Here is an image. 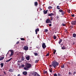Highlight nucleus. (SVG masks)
I'll list each match as a JSON object with an SVG mask.
<instances>
[{
  "instance_id": "1",
  "label": "nucleus",
  "mask_w": 76,
  "mask_h": 76,
  "mask_svg": "<svg viewBox=\"0 0 76 76\" xmlns=\"http://www.w3.org/2000/svg\"><path fill=\"white\" fill-rule=\"evenodd\" d=\"M59 65V63H58L56 61H53L52 64L50 65V67H53L55 69L57 68V67Z\"/></svg>"
},
{
  "instance_id": "2",
  "label": "nucleus",
  "mask_w": 76,
  "mask_h": 76,
  "mask_svg": "<svg viewBox=\"0 0 76 76\" xmlns=\"http://www.w3.org/2000/svg\"><path fill=\"white\" fill-rule=\"evenodd\" d=\"M31 66L32 65H31V64L28 63L26 65V67H24V69L25 70H29L28 69H30Z\"/></svg>"
},
{
  "instance_id": "3",
  "label": "nucleus",
  "mask_w": 76,
  "mask_h": 76,
  "mask_svg": "<svg viewBox=\"0 0 76 76\" xmlns=\"http://www.w3.org/2000/svg\"><path fill=\"white\" fill-rule=\"evenodd\" d=\"M46 23H51V20H50V19L49 18L46 19Z\"/></svg>"
},
{
  "instance_id": "4",
  "label": "nucleus",
  "mask_w": 76,
  "mask_h": 76,
  "mask_svg": "<svg viewBox=\"0 0 76 76\" xmlns=\"http://www.w3.org/2000/svg\"><path fill=\"white\" fill-rule=\"evenodd\" d=\"M34 76H41L37 72H34L33 73Z\"/></svg>"
},
{
  "instance_id": "5",
  "label": "nucleus",
  "mask_w": 76,
  "mask_h": 76,
  "mask_svg": "<svg viewBox=\"0 0 76 76\" xmlns=\"http://www.w3.org/2000/svg\"><path fill=\"white\" fill-rule=\"evenodd\" d=\"M28 46H25L24 47V50H25V51H27V50H28Z\"/></svg>"
},
{
  "instance_id": "6",
  "label": "nucleus",
  "mask_w": 76,
  "mask_h": 76,
  "mask_svg": "<svg viewBox=\"0 0 76 76\" xmlns=\"http://www.w3.org/2000/svg\"><path fill=\"white\" fill-rule=\"evenodd\" d=\"M10 51L11 52V54L10 55V57H12V56L13 55V54H14V52L12 50H10Z\"/></svg>"
},
{
  "instance_id": "7",
  "label": "nucleus",
  "mask_w": 76,
  "mask_h": 76,
  "mask_svg": "<svg viewBox=\"0 0 76 76\" xmlns=\"http://www.w3.org/2000/svg\"><path fill=\"white\" fill-rule=\"evenodd\" d=\"M47 47V46L45 45V43H44L42 44V47L43 49H45V48Z\"/></svg>"
},
{
  "instance_id": "8",
  "label": "nucleus",
  "mask_w": 76,
  "mask_h": 76,
  "mask_svg": "<svg viewBox=\"0 0 76 76\" xmlns=\"http://www.w3.org/2000/svg\"><path fill=\"white\" fill-rule=\"evenodd\" d=\"M71 24L73 25H76V22L75 21H72Z\"/></svg>"
},
{
  "instance_id": "9",
  "label": "nucleus",
  "mask_w": 76,
  "mask_h": 76,
  "mask_svg": "<svg viewBox=\"0 0 76 76\" xmlns=\"http://www.w3.org/2000/svg\"><path fill=\"white\" fill-rule=\"evenodd\" d=\"M9 72H13L14 71V69H12L10 68V69L9 70Z\"/></svg>"
},
{
  "instance_id": "10",
  "label": "nucleus",
  "mask_w": 76,
  "mask_h": 76,
  "mask_svg": "<svg viewBox=\"0 0 76 76\" xmlns=\"http://www.w3.org/2000/svg\"><path fill=\"white\" fill-rule=\"evenodd\" d=\"M23 75H25V76H26L27 75V72H23Z\"/></svg>"
},
{
  "instance_id": "11",
  "label": "nucleus",
  "mask_w": 76,
  "mask_h": 76,
  "mask_svg": "<svg viewBox=\"0 0 76 76\" xmlns=\"http://www.w3.org/2000/svg\"><path fill=\"white\" fill-rule=\"evenodd\" d=\"M39 28H37L36 29L35 31L36 32V34H38V33H37V32H39Z\"/></svg>"
},
{
  "instance_id": "12",
  "label": "nucleus",
  "mask_w": 76,
  "mask_h": 76,
  "mask_svg": "<svg viewBox=\"0 0 76 76\" xmlns=\"http://www.w3.org/2000/svg\"><path fill=\"white\" fill-rule=\"evenodd\" d=\"M12 58H11L9 60L6 61V63H8V62H9V61H11V60H12Z\"/></svg>"
},
{
  "instance_id": "13",
  "label": "nucleus",
  "mask_w": 76,
  "mask_h": 76,
  "mask_svg": "<svg viewBox=\"0 0 76 76\" xmlns=\"http://www.w3.org/2000/svg\"><path fill=\"white\" fill-rule=\"evenodd\" d=\"M66 48L64 45L63 47H61V49H62V50H65Z\"/></svg>"
},
{
  "instance_id": "14",
  "label": "nucleus",
  "mask_w": 76,
  "mask_h": 76,
  "mask_svg": "<svg viewBox=\"0 0 76 76\" xmlns=\"http://www.w3.org/2000/svg\"><path fill=\"white\" fill-rule=\"evenodd\" d=\"M47 12H48V10H47L46 11H45V10H44L43 13L44 14H47Z\"/></svg>"
},
{
  "instance_id": "15",
  "label": "nucleus",
  "mask_w": 76,
  "mask_h": 76,
  "mask_svg": "<svg viewBox=\"0 0 76 76\" xmlns=\"http://www.w3.org/2000/svg\"><path fill=\"white\" fill-rule=\"evenodd\" d=\"M29 58H30V57L29 56H27L26 57V59L27 60L29 61Z\"/></svg>"
},
{
  "instance_id": "16",
  "label": "nucleus",
  "mask_w": 76,
  "mask_h": 76,
  "mask_svg": "<svg viewBox=\"0 0 76 76\" xmlns=\"http://www.w3.org/2000/svg\"><path fill=\"white\" fill-rule=\"evenodd\" d=\"M48 16H54V14L53 13H51L48 14Z\"/></svg>"
},
{
  "instance_id": "17",
  "label": "nucleus",
  "mask_w": 76,
  "mask_h": 76,
  "mask_svg": "<svg viewBox=\"0 0 76 76\" xmlns=\"http://www.w3.org/2000/svg\"><path fill=\"white\" fill-rule=\"evenodd\" d=\"M62 41H63V40H62V39H60L59 40V41L58 42V44H60V43H61V42H62Z\"/></svg>"
},
{
  "instance_id": "18",
  "label": "nucleus",
  "mask_w": 76,
  "mask_h": 76,
  "mask_svg": "<svg viewBox=\"0 0 76 76\" xmlns=\"http://www.w3.org/2000/svg\"><path fill=\"white\" fill-rule=\"evenodd\" d=\"M61 13V15H64V14H65V11L63 10Z\"/></svg>"
},
{
  "instance_id": "19",
  "label": "nucleus",
  "mask_w": 76,
  "mask_h": 76,
  "mask_svg": "<svg viewBox=\"0 0 76 76\" xmlns=\"http://www.w3.org/2000/svg\"><path fill=\"white\" fill-rule=\"evenodd\" d=\"M34 6H38V2H34Z\"/></svg>"
},
{
  "instance_id": "20",
  "label": "nucleus",
  "mask_w": 76,
  "mask_h": 76,
  "mask_svg": "<svg viewBox=\"0 0 76 76\" xmlns=\"http://www.w3.org/2000/svg\"><path fill=\"white\" fill-rule=\"evenodd\" d=\"M73 37H74V38H76V34L75 33H74L73 34Z\"/></svg>"
},
{
  "instance_id": "21",
  "label": "nucleus",
  "mask_w": 76,
  "mask_h": 76,
  "mask_svg": "<svg viewBox=\"0 0 76 76\" xmlns=\"http://www.w3.org/2000/svg\"><path fill=\"white\" fill-rule=\"evenodd\" d=\"M56 8H57V9H58V10H60V6H59L58 5L56 7Z\"/></svg>"
},
{
  "instance_id": "22",
  "label": "nucleus",
  "mask_w": 76,
  "mask_h": 76,
  "mask_svg": "<svg viewBox=\"0 0 76 76\" xmlns=\"http://www.w3.org/2000/svg\"><path fill=\"white\" fill-rule=\"evenodd\" d=\"M1 68H2V67H3L4 66V64H3V63H1Z\"/></svg>"
},
{
  "instance_id": "23",
  "label": "nucleus",
  "mask_w": 76,
  "mask_h": 76,
  "mask_svg": "<svg viewBox=\"0 0 76 76\" xmlns=\"http://www.w3.org/2000/svg\"><path fill=\"white\" fill-rule=\"evenodd\" d=\"M4 57H1L0 58V61H1V60H2L3 59H4Z\"/></svg>"
},
{
  "instance_id": "24",
  "label": "nucleus",
  "mask_w": 76,
  "mask_h": 76,
  "mask_svg": "<svg viewBox=\"0 0 76 76\" xmlns=\"http://www.w3.org/2000/svg\"><path fill=\"white\" fill-rule=\"evenodd\" d=\"M34 56H38V53H34Z\"/></svg>"
},
{
  "instance_id": "25",
  "label": "nucleus",
  "mask_w": 76,
  "mask_h": 76,
  "mask_svg": "<svg viewBox=\"0 0 76 76\" xmlns=\"http://www.w3.org/2000/svg\"><path fill=\"white\" fill-rule=\"evenodd\" d=\"M57 38V37L55 35L53 36V39H56Z\"/></svg>"
},
{
  "instance_id": "26",
  "label": "nucleus",
  "mask_w": 76,
  "mask_h": 76,
  "mask_svg": "<svg viewBox=\"0 0 76 76\" xmlns=\"http://www.w3.org/2000/svg\"><path fill=\"white\" fill-rule=\"evenodd\" d=\"M50 20H52L53 19V17L51 16L50 17Z\"/></svg>"
},
{
  "instance_id": "27",
  "label": "nucleus",
  "mask_w": 76,
  "mask_h": 76,
  "mask_svg": "<svg viewBox=\"0 0 76 76\" xmlns=\"http://www.w3.org/2000/svg\"><path fill=\"white\" fill-rule=\"evenodd\" d=\"M48 9H53V7L50 6L48 7Z\"/></svg>"
},
{
  "instance_id": "28",
  "label": "nucleus",
  "mask_w": 76,
  "mask_h": 76,
  "mask_svg": "<svg viewBox=\"0 0 76 76\" xmlns=\"http://www.w3.org/2000/svg\"><path fill=\"white\" fill-rule=\"evenodd\" d=\"M61 69H63V68H64V65H63L61 66Z\"/></svg>"
},
{
  "instance_id": "29",
  "label": "nucleus",
  "mask_w": 76,
  "mask_h": 76,
  "mask_svg": "<svg viewBox=\"0 0 76 76\" xmlns=\"http://www.w3.org/2000/svg\"><path fill=\"white\" fill-rule=\"evenodd\" d=\"M48 31V29H45V32H47Z\"/></svg>"
},
{
  "instance_id": "30",
  "label": "nucleus",
  "mask_w": 76,
  "mask_h": 76,
  "mask_svg": "<svg viewBox=\"0 0 76 76\" xmlns=\"http://www.w3.org/2000/svg\"><path fill=\"white\" fill-rule=\"evenodd\" d=\"M20 39L22 41H25V39H24V38H21Z\"/></svg>"
},
{
  "instance_id": "31",
  "label": "nucleus",
  "mask_w": 76,
  "mask_h": 76,
  "mask_svg": "<svg viewBox=\"0 0 76 76\" xmlns=\"http://www.w3.org/2000/svg\"><path fill=\"white\" fill-rule=\"evenodd\" d=\"M63 11V10L60 9L59 10V12H61V13Z\"/></svg>"
},
{
  "instance_id": "32",
  "label": "nucleus",
  "mask_w": 76,
  "mask_h": 76,
  "mask_svg": "<svg viewBox=\"0 0 76 76\" xmlns=\"http://www.w3.org/2000/svg\"><path fill=\"white\" fill-rule=\"evenodd\" d=\"M24 59H25V58L23 56L22 58V61H24Z\"/></svg>"
},
{
  "instance_id": "33",
  "label": "nucleus",
  "mask_w": 76,
  "mask_h": 76,
  "mask_svg": "<svg viewBox=\"0 0 76 76\" xmlns=\"http://www.w3.org/2000/svg\"><path fill=\"white\" fill-rule=\"evenodd\" d=\"M59 18H60V17L59 16V15H57L56 16V19H59Z\"/></svg>"
},
{
  "instance_id": "34",
  "label": "nucleus",
  "mask_w": 76,
  "mask_h": 76,
  "mask_svg": "<svg viewBox=\"0 0 76 76\" xmlns=\"http://www.w3.org/2000/svg\"><path fill=\"white\" fill-rule=\"evenodd\" d=\"M56 50H54L53 51V54H56Z\"/></svg>"
},
{
  "instance_id": "35",
  "label": "nucleus",
  "mask_w": 76,
  "mask_h": 76,
  "mask_svg": "<svg viewBox=\"0 0 76 76\" xmlns=\"http://www.w3.org/2000/svg\"><path fill=\"white\" fill-rule=\"evenodd\" d=\"M25 67V65L23 64L21 66V67Z\"/></svg>"
},
{
  "instance_id": "36",
  "label": "nucleus",
  "mask_w": 76,
  "mask_h": 76,
  "mask_svg": "<svg viewBox=\"0 0 76 76\" xmlns=\"http://www.w3.org/2000/svg\"><path fill=\"white\" fill-rule=\"evenodd\" d=\"M75 74H76V71H75V72L73 73V75H75Z\"/></svg>"
},
{
  "instance_id": "37",
  "label": "nucleus",
  "mask_w": 76,
  "mask_h": 76,
  "mask_svg": "<svg viewBox=\"0 0 76 76\" xmlns=\"http://www.w3.org/2000/svg\"><path fill=\"white\" fill-rule=\"evenodd\" d=\"M38 61H39V60H36L35 63H38Z\"/></svg>"
},
{
  "instance_id": "38",
  "label": "nucleus",
  "mask_w": 76,
  "mask_h": 76,
  "mask_svg": "<svg viewBox=\"0 0 76 76\" xmlns=\"http://www.w3.org/2000/svg\"><path fill=\"white\" fill-rule=\"evenodd\" d=\"M62 26H66V24L64 23L62 24Z\"/></svg>"
},
{
  "instance_id": "39",
  "label": "nucleus",
  "mask_w": 76,
  "mask_h": 76,
  "mask_svg": "<svg viewBox=\"0 0 76 76\" xmlns=\"http://www.w3.org/2000/svg\"><path fill=\"white\" fill-rule=\"evenodd\" d=\"M44 74H47V71H45L44 72Z\"/></svg>"
},
{
  "instance_id": "40",
  "label": "nucleus",
  "mask_w": 76,
  "mask_h": 76,
  "mask_svg": "<svg viewBox=\"0 0 76 76\" xmlns=\"http://www.w3.org/2000/svg\"><path fill=\"white\" fill-rule=\"evenodd\" d=\"M54 76H57V75L56 73H55L54 74Z\"/></svg>"
},
{
  "instance_id": "41",
  "label": "nucleus",
  "mask_w": 76,
  "mask_h": 76,
  "mask_svg": "<svg viewBox=\"0 0 76 76\" xmlns=\"http://www.w3.org/2000/svg\"><path fill=\"white\" fill-rule=\"evenodd\" d=\"M69 75H72V73H71V72H69Z\"/></svg>"
},
{
  "instance_id": "42",
  "label": "nucleus",
  "mask_w": 76,
  "mask_h": 76,
  "mask_svg": "<svg viewBox=\"0 0 76 76\" xmlns=\"http://www.w3.org/2000/svg\"><path fill=\"white\" fill-rule=\"evenodd\" d=\"M49 55H50V54L49 53H47L46 55V56L47 57V56H49Z\"/></svg>"
},
{
  "instance_id": "43",
  "label": "nucleus",
  "mask_w": 76,
  "mask_h": 76,
  "mask_svg": "<svg viewBox=\"0 0 76 76\" xmlns=\"http://www.w3.org/2000/svg\"><path fill=\"white\" fill-rule=\"evenodd\" d=\"M49 71H50V73H51V72H52V69H50Z\"/></svg>"
},
{
  "instance_id": "44",
  "label": "nucleus",
  "mask_w": 76,
  "mask_h": 76,
  "mask_svg": "<svg viewBox=\"0 0 76 76\" xmlns=\"http://www.w3.org/2000/svg\"><path fill=\"white\" fill-rule=\"evenodd\" d=\"M16 44H19V41H18L16 43Z\"/></svg>"
},
{
  "instance_id": "45",
  "label": "nucleus",
  "mask_w": 76,
  "mask_h": 76,
  "mask_svg": "<svg viewBox=\"0 0 76 76\" xmlns=\"http://www.w3.org/2000/svg\"><path fill=\"white\" fill-rule=\"evenodd\" d=\"M36 48H39V46H36Z\"/></svg>"
},
{
  "instance_id": "46",
  "label": "nucleus",
  "mask_w": 76,
  "mask_h": 76,
  "mask_svg": "<svg viewBox=\"0 0 76 76\" xmlns=\"http://www.w3.org/2000/svg\"><path fill=\"white\" fill-rule=\"evenodd\" d=\"M49 26H52V24H49Z\"/></svg>"
},
{
  "instance_id": "47",
  "label": "nucleus",
  "mask_w": 76,
  "mask_h": 76,
  "mask_svg": "<svg viewBox=\"0 0 76 76\" xmlns=\"http://www.w3.org/2000/svg\"><path fill=\"white\" fill-rule=\"evenodd\" d=\"M68 13H70V10H68Z\"/></svg>"
},
{
  "instance_id": "48",
  "label": "nucleus",
  "mask_w": 76,
  "mask_h": 76,
  "mask_svg": "<svg viewBox=\"0 0 76 76\" xmlns=\"http://www.w3.org/2000/svg\"><path fill=\"white\" fill-rule=\"evenodd\" d=\"M72 17H75V15L73 14L72 15Z\"/></svg>"
},
{
  "instance_id": "49",
  "label": "nucleus",
  "mask_w": 76,
  "mask_h": 76,
  "mask_svg": "<svg viewBox=\"0 0 76 76\" xmlns=\"http://www.w3.org/2000/svg\"><path fill=\"white\" fill-rule=\"evenodd\" d=\"M63 45V43H62V44H61V47H62V46H61V45Z\"/></svg>"
},
{
  "instance_id": "50",
  "label": "nucleus",
  "mask_w": 76,
  "mask_h": 76,
  "mask_svg": "<svg viewBox=\"0 0 76 76\" xmlns=\"http://www.w3.org/2000/svg\"><path fill=\"white\" fill-rule=\"evenodd\" d=\"M70 28H73V26H70Z\"/></svg>"
},
{
  "instance_id": "51",
  "label": "nucleus",
  "mask_w": 76,
  "mask_h": 76,
  "mask_svg": "<svg viewBox=\"0 0 76 76\" xmlns=\"http://www.w3.org/2000/svg\"><path fill=\"white\" fill-rule=\"evenodd\" d=\"M74 44H75V42H73L72 43V45H74Z\"/></svg>"
},
{
  "instance_id": "52",
  "label": "nucleus",
  "mask_w": 76,
  "mask_h": 76,
  "mask_svg": "<svg viewBox=\"0 0 76 76\" xmlns=\"http://www.w3.org/2000/svg\"><path fill=\"white\" fill-rule=\"evenodd\" d=\"M18 63H20V61H18Z\"/></svg>"
},
{
  "instance_id": "53",
  "label": "nucleus",
  "mask_w": 76,
  "mask_h": 76,
  "mask_svg": "<svg viewBox=\"0 0 76 76\" xmlns=\"http://www.w3.org/2000/svg\"><path fill=\"white\" fill-rule=\"evenodd\" d=\"M4 73L5 75H6V72H4Z\"/></svg>"
},
{
  "instance_id": "54",
  "label": "nucleus",
  "mask_w": 76,
  "mask_h": 76,
  "mask_svg": "<svg viewBox=\"0 0 76 76\" xmlns=\"http://www.w3.org/2000/svg\"><path fill=\"white\" fill-rule=\"evenodd\" d=\"M20 75V74H18V76H19Z\"/></svg>"
},
{
  "instance_id": "55",
  "label": "nucleus",
  "mask_w": 76,
  "mask_h": 76,
  "mask_svg": "<svg viewBox=\"0 0 76 76\" xmlns=\"http://www.w3.org/2000/svg\"><path fill=\"white\" fill-rule=\"evenodd\" d=\"M40 10H42V9H41V8H40Z\"/></svg>"
},
{
  "instance_id": "56",
  "label": "nucleus",
  "mask_w": 76,
  "mask_h": 76,
  "mask_svg": "<svg viewBox=\"0 0 76 76\" xmlns=\"http://www.w3.org/2000/svg\"><path fill=\"white\" fill-rule=\"evenodd\" d=\"M9 54V52H8V53H7V54Z\"/></svg>"
},
{
  "instance_id": "57",
  "label": "nucleus",
  "mask_w": 76,
  "mask_h": 76,
  "mask_svg": "<svg viewBox=\"0 0 76 76\" xmlns=\"http://www.w3.org/2000/svg\"><path fill=\"white\" fill-rule=\"evenodd\" d=\"M60 4H61V3H60L59 4V5H60Z\"/></svg>"
},
{
  "instance_id": "58",
  "label": "nucleus",
  "mask_w": 76,
  "mask_h": 76,
  "mask_svg": "<svg viewBox=\"0 0 76 76\" xmlns=\"http://www.w3.org/2000/svg\"><path fill=\"white\" fill-rule=\"evenodd\" d=\"M65 31H67V30L66 29V30H65Z\"/></svg>"
},
{
  "instance_id": "59",
  "label": "nucleus",
  "mask_w": 76,
  "mask_h": 76,
  "mask_svg": "<svg viewBox=\"0 0 76 76\" xmlns=\"http://www.w3.org/2000/svg\"><path fill=\"white\" fill-rule=\"evenodd\" d=\"M0 76H2L1 75H0Z\"/></svg>"
},
{
  "instance_id": "60",
  "label": "nucleus",
  "mask_w": 76,
  "mask_h": 76,
  "mask_svg": "<svg viewBox=\"0 0 76 76\" xmlns=\"http://www.w3.org/2000/svg\"><path fill=\"white\" fill-rule=\"evenodd\" d=\"M75 39H76V38H75Z\"/></svg>"
}]
</instances>
